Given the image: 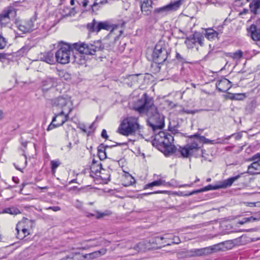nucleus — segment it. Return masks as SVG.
<instances>
[{"label":"nucleus","instance_id":"nucleus-2","mask_svg":"<svg viewBox=\"0 0 260 260\" xmlns=\"http://www.w3.org/2000/svg\"><path fill=\"white\" fill-rule=\"evenodd\" d=\"M73 47L78 52L74 54L71 58L73 63L79 65L84 64L86 62L83 54L93 55L96 51V47L93 44L85 43H76L73 44Z\"/></svg>","mask_w":260,"mask_h":260},{"label":"nucleus","instance_id":"nucleus-37","mask_svg":"<svg viewBox=\"0 0 260 260\" xmlns=\"http://www.w3.org/2000/svg\"><path fill=\"white\" fill-rule=\"evenodd\" d=\"M8 43L7 40L0 34V49H4Z\"/></svg>","mask_w":260,"mask_h":260},{"label":"nucleus","instance_id":"nucleus-26","mask_svg":"<svg viewBox=\"0 0 260 260\" xmlns=\"http://www.w3.org/2000/svg\"><path fill=\"white\" fill-rule=\"evenodd\" d=\"M42 60L50 64H53L56 61L54 57V54L51 52L45 53L42 58Z\"/></svg>","mask_w":260,"mask_h":260},{"label":"nucleus","instance_id":"nucleus-61","mask_svg":"<svg viewBox=\"0 0 260 260\" xmlns=\"http://www.w3.org/2000/svg\"><path fill=\"white\" fill-rule=\"evenodd\" d=\"M201 153H202V156L203 157H204L205 155V150H201Z\"/></svg>","mask_w":260,"mask_h":260},{"label":"nucleus","instance_id":"nucleus-32","mask_svg":"<svg viewBox=\"0 0 260 260\" xmlns=\"http://www.w3.org/2000/svg\"><path fill=\"white\" fill-rule=\"evenodd\" d=\"M4 212L12 215H17L20 213L19 210L18 208L14 207L6 208L4 210Z\"/></svg>","mask_w":260,"mask_h":260},{"label":"nucleus","instance_id":"nucleus-4","mask_svg":"<svg viewBox=\"0 0 260 260\" xmlns=\"http://www.w3.org/2000/svg\"><path fill=\"white\" fill-rule=\"evenodd\" d=\"M189 140L187 144L184 147H180L179 151L183 157H189L192 156L197 157V152L199 151L202 147L197 137L194 135L189 137Z\"/></svg>","mask_w":260,"mask_h":260},{"label":"nucleus","instance_id":"nucleus-14","mask_svg":"<svg viewBox=\"0 0 260 260\" xmlns=\"http://www.w3.org/2000/svg\"><path fill=\"white\" fill-rule=\"evenodd\" d=\"M153 60L158 64L162 63L168 57V53L165 49L156 45L152 54Z\"/></svg>","mask_w":260,"mask_h":260},{"label":"nucleus","instance_id":"nucleus-7","mask_svg":"<svg viewBox=\"0 0 260 260\" xmlns=\"http://www.w3.org/2000/svg\"><path fill=\"white\" fill-rule=\"evenodd\" d=\"M155 140L157 141L160 144H161L169 153L174 152L175 146L172 145L174 138L171 134L163 131H159L155 135Z\"/></svg>","mask_w":260,"mask_h":260},{"label":"nucleus","instance_id":"nucleus-58","mask_svg":"<svg viewBox=\"0 0 260 260\" xmlns=\"http://www.w3.org/2000/svg\"><path fill=\"white\" fill-rule=\"evenodd\" d=\"M73 183H77V180L76 179H73L69 182V183L70 184H72Z\"/></svg>","mask_w":260,"mask_h":260},{"label":"nucleus","instance_id":"nucleus-42","mask_svg":"<svg viewBox=\"0 0 260 260\" xmlns=\"http://www.w3.org/2000/svg\"><path fill=\"white\" fill-rule=\"evenodd\" d=\"M126 178H127V179L129 180V182L125 184L124 185L125 186H128V185H132L133 184H134L135 182V178L132 177V176L131 175H130L129 174H127L126 175Z\"/></svg>","mask_w":260,"mask_h":260},{"label":"nucleus","instance_id":"nucleus-47","mask_svg":"<svg viewBox=\"0 0 260 260\" xmlns=\"http://www.w3.org/2000/svg\"><path fill=\"white\" fill-rule=\"evenodd\" d=\"M90 4L92 10L93 11L94 7L97 6L99 3L96 2V0H90Z\"/></svg>","mask_w":260,"mask_h":260},{"label":"nucleus","instance_id":"nucleus-55","mask_svg":"<svg viewBox=\"0 0 260 260\" xmlns=\"http://www.w3.org/2000/svg\"><path fill=\"white\" fill-rule=\"evenodd\" d=\"M246 205L249 207H255V202H247Z\"/></svg>","mask_w":260,"mask_h":260},{"label":"nucleus","instance_id":"nucleus-44","mask_svg":"<svg viewBox=\"0 0 260 260\" xmlns=\"http://www.w3.org/2000/svg\"><path fill=\"white\" fill-rule=\"evenodd\" d=\"M74 206L78 209H81L83 206V203L79 200H76Z\"/></svg>","mask_w":260,"mask_h":260},{"label":"nucleus","instance_id":"nucleus-12","mask_svg":"<svg viewBox=\"0 0 260 260\" xmlns=\"http://www.w3.org/2000/svg\"><path fill=\"white\" fill-rule=\"evenodd\" d=\"M181 5V0L175 1L162 7L155 9L154 12L155 13L160 14L162 16H166L177 11L180 7Z\"/></svg>","mask_w":260,"mask_h":260},{"label":"nucleus","instance_id":"nucleus-49","mask_svg":"<svg viewBox=\"0 0 260 260\" xmlns=\"http://www.w3.org/2000/svg\"><path fill=\"white\" fill-rule=\"evenodd\" d=\"M101 136L104 138H105V139H107L108 138V135H107V132H106V131L105 129H103V131L102 132Z\"/></svg>","mask_w":260,"mask_h":260},{"label":"nucleus","instance_id":"nucleus-64","mask_svg":"<svg viewBox=\"0 0 260 260\" xmlns=\"http://www.w3.org/2000/svg\"><path fill=\"white\" fill-rule=\"evenodd\" d=\"M70 4L72 6H73L75 4V1L74 0H71L70 1Z\"/></svg>","mask_w":260,"mask_h":260},{"label":"nucleus","instance_id":"nucleus-21","mask_svg":"<svg viewBox=\"0 0 260 260\" xmlns=\"http://www.w3.org/2000/svg\"><path fill=\"white\" fill-rule=\"evenodd\" d=\"M102 169V165L101 160H96L95 159H93L90 166L91 172L94 173L95 175L99 176L98 174H100Z\"/></svg>","mask_w":260,"mask_h":260},{"label":"nucleus","instance_id":"nucleus-3","mask_svg":"<svg viewBox=\"0 0 260 260\" xmlns=\"http://www.w3.org/2000/svg\"><path fill=\"white\" fill-rule=\"evenodd\" d=\"M142 126L139 124L138 118L129 116L124 118L118 129V132L124 136H129L141 132Z\"/></svg>","mask_w":260,"mask_h":260},{"label":"nucleus","instance_id":"nucleus-17","mask_svg":"<svg viewBox=\"0 0 260 260\" xmlns=\"http://www.w3.org/2000/svg\"><path fill=\"white\" fill-rule=\"evenodd\" d=\"M216 87L219 91L225 92L232 87V83L229 80L224 78L216 84Z\"/></svg>","mask_w":260,"mask_h":260},{"label":"nucleus","instance_id":"nucleus-19","mask_svg":"<svg viewBox=\"0 0 260 260\" xmlns=\"http://www.w3.org/2000/svg\"><path fill=\"white\" fill-rule=\"evenodd\" d=\"M222 244L220 243L218 244L214 245L211 247H207L204 249H198L197 251V255H201L206 253H212L221 249L220 246Z\"/></svg>","mask_w":260,"mask_h":260},{"label":"nucleus","instance_id":"nucleus-63","mask_svg":"<svg viewBox=\"0 0 260 260\" xmlns=\"http://www.w3.org/2000/svg\"><path fill=\"white\" fill-rule=\"evenodd\" d=\"M22 145L24 147H26V146H27V142L25 141V142H22Z\"/></svg>","mask_w":260,"mask_h":260},{"label":"nucleus","instance_id":"nucleus-60","mask_svg":"<svg viewBox=\"0 0 260 260\" xmlns=\"http://www.w3.org/2000/svg\"><path fill=\"white\" fill-rule=\"evenodd\" d=\"M201 153H202V156L203 157H204L205 155V150H201Z\"/></svg>","mask_w":260,"mask_h":260},{"label":"nucleus","instance_id":"nucleus-10","mask_svg":"<svg viewBox=\"0 0 260 260\" xmlns=\"http://www.w3.org/2000/svg\"><path fill=\"white\" fill-rule=\"evenodd\" d=\"M17 15L16 9L12 6L5 8L0 13V26L1 28L7 26Z\"/></svg>","mask_w":260,"mask_h":260},{"label":"nucleus","instance_id":"nucleus-52","mask_svg":"<svg viewBox=\"0 0 260 260\" xmlns=\"http://www.w3.org/2000/svg\"><path fill=\"white\" fill-rule=\"evenodd\" d=\"M104 215H105V214L102 213H100L99 212H97L96 218H100L103 217Z\"/></svg>","mask_w":260,"mask_h":260},{"label":"nucleus","instance_id":"nucleus-38","mask_svg":"<svg viewBox=\"0 0 260 260\" xmlns=\"http://www.w3.org/2000/svg\"><path fill=\"white\" fill-rule=\"evenodd\" d=\"M255 220H256V218L251 216L243 218L242 220L239 221L238 223L240 224H244L247 222H252Z\"/></svg>","mask_w":260,"mask_h":260},{"label":"nucleus","instance_id":"nucleus-29","mask_svg":"<svg viewBox=\"0 0 260 260\" xmlns=\"http://www.w3.org/2000/svg\"><path fill=\"white\" fill-rule=\"evenodd\" d=\"M218 34L217 31H215L212 29L209 28L206 30V37L208 40H212L215 38L217 37Z\"/></svg>","mask_w":260,"mask_h":260},{"label":"nucleus","instance_id":"nucleus-6","mask_svg":"<svg viewBox=\"0 0 260 260\" xmlns=\"http://www.w3.org/2000/svg\"><path fill=\"white\" fill-rule=\"evenodd\" d=\"M119 27V25L112 24L108 21L98 22L95 19L87 24V28L91 32H99L102 29L109 30L112 32Z\"/></svg>","mask_w":260,"mask_h":260},{"label":"nucleus","instance_id":"nucleus-22","mask_svg":"<svg viewBox=\"0 0 260 260\" xmlns=\"http://www.w3.org/2000/svg\"><path fill=\"white\" fill-rule=\"evenodd\" d=\"M106 248H102L100 250L95 251L89 254H86L84 257L85 258L89 259H92L99 257L103 255H105L107 252Z\"/></svg>","mask_w":260,"mask_h":260},{"label":"nucleus","instance_id":"nucleus-30","mask_svg":"<svg viewBox=\"0 0 260 260\" xmlns=\"http://www.w3.org/2000/svg\"><path fill=\"white\" fill-rule=\"evenodd\" d=\"M165 181L162 179H159L158 180L154 181L151 183L146 184L144 187L145 189L154 186H160L165 185Z\"/></svg>","mask_w":260,"mask_h":260},{"label":"nucleus","instance_id":"nucleus-13","mask_svg":"<svg viewBox=\"0 0 260 260\" xmlns=\"http://www.w3.org/2000/svg\"><path fill=\"white\" fill-rule=\"evenodd\" d=\"M253 161L248 167V172L251 175L260 174V153L253 155L250 159Z\"/></svg>","mask_w":260,"mask_h":260},{"label":"nucleus","instance_id":"nucleus-9","mask_svg":"<svg viewBox=\"0 0 260 260\" xmlns=\"http://www.w3.org/2000/svg\"><path fill=\"white\" fill-rule=\"evenodd\" d=\"M53 106L61 109V111L71 112L72 110V102L68 95L60 96L51 100Z\"/></svg>","mask_w":260,"mask_h":260},{"label":"nucleus","instance_id":"nucleus-11","mask_svg":"<svg viewBox=\"0 0 260 260\" xmlns=\"http://www.w3.org/2000/svg\"><path fill=\"white\" fill-rule=\"evenodd\" d=\"M70 113L61 111L58 114H56L53 118L51 123L48 126L47 130L49 131L62 125L69 120Z\"/></svg>","mask_w":260,"mask_h":260},{"label":"nucleus","instance_id":"nucleus-28","mask_svg":"<svg viewBox=\"0 0 260 260\" xmlns=\"http://www.w3.org/2000/svg\"><path fill=\"white\" fill-rule=\"evenodd\" d=\"M228 97L232 100H243L246 98L245 93H229Z\"/></svg>","mask_w":260,"mask_h":260},{"label":"nucleus","instance_id":"nucleus-27","mask_svg":"<svg viewBox=\"0 0 260 260\" xmlns=\"http://www.w3.org/2000/svg\"><path fill=\"white\" fill-rule=\"evenodd\" d=\"M109 148L108 146H105L102 144L98 147V155L100 160L104 159L107 157L106 150Z\"/></svg>","mask_w":260,"mask_h":260},{"label":"nucleus","instance_id":"nucleus-25","mask_svg":"<svg viewBox=\"0 0 260 260\" xmlns=\"http://www.w3.org/2000/svg\"><path fill=\"white\" fill-rule=\"evenodd\" d=\"M250 12L256 15L260 10V0H253L249 5Z\"/></svg>","mask_w":260,"mask_h":260},{"label":"nucleus","instance_id":"nucleus-51","mask_svg":"<svg viewBox=\"0 0 260 260\" xmlns=\"http://www.w3.org/2000/svg\"><path fill=\"white\" fill-rule=\"evenodd\" d=\"M89 4H90V0H84L83 2V6L84 7H86Z\"/></svg>","mask_w":260,"mask_h":260},{"label":"nucleus","instance_id":"nucleus-56","mask_svg":"<svg viewBox=\"0 0 260 260\" xmlns=\"http://www.w3.org/2000/svg\"><path fill=\"white\" fill-rule=\"evenodd\" d=\"M93 126H94V123H92L90 124V125L89 127L90 131H88V133H90L91 132V131L93 130Z\"/></svg>","mask_w":260,"mask_h":260},{"label":"nucleus","instance_id":"nucleus-35","mask_svg":"<svg viewBox=\"0 0 260 260\" xmlns=\"http://www.w3.org/2000/svg\"><path fill=\"white\" fill-rule=\"evenodd\" d=\"M73 10V8L71 9L70 7H66L61 10V12H60V13L64 17L72 16V10Z\"/></svg>","mask_w":260,"mask_h":260},{"label":"nucleus","instance_id":"nucleus-20","mask_svg":"<svg viewBox=\"0 0 260 260\" xmlns=\"http://www.w3.org/2000/svg\"><path fill=\"white\" fill-rule=\"evenodd\" d=\"M152 1L144 0L141 4V9L142 12L145 15H148L150 14L152 8Z\"/></svg>","mask_w":260,"mask_h":260},{"label":"nucleus","instance_id":"nucleus-54","mask_svg":"<svg viewBox=\"0 0 260 260\" xmlns=\"http://www.w3.org/2000/svg\"><path fill=\"white\" fill-rule=\"evenodd\" d=\"M6 58V54L4 53H0V60L5 59Z\"/></svg>","mask_w":260,"mask_h":260},{"label":"nucleus","instance_id":"nucleus-1","mask_svg":"<svg viewBox=\"0 0 260 260\" xmlns=\"http://www.w3.org/2000/svg\"><path fill=\"white\" fill-rule=\"evenodd\" d=\"M133 108L139 113L148 116V124L154 132L163 128L165 125L164 116L158 112L154 104L153 99L146 93L135 102Z\"/></svg>","mask_w":260,"mask_h":260},{"label":"nucleus","instance_id":"nucleus-53","mask_svg":"<svg viewBox=\"0 0 260 260\" xmlns=\"http://www.w3.org/2000/svg\"><path fill=\"white\" fill-rule=\"evenodd\" d=\"M249 10L247 9H244L243 10L239 13L240 15H242L245 14H247Z\"/></svg>","mask_w":260,"mask_h":260},{"label":"nucleus","instance_id":"nucleus-39","mask_svg":"<svg viewBox=\"0 0 260 260\" xmlns=\"http://www.w3.org/2000/svg\"><path fill=\"white\" fill-rule=\"evenodd\" d=\"M249 0H235L234 5L236 7H242L247 4Z\"/></svg>","mask_w":260,"mask_h":260},{"label":"nucleus","instance_id":"nucleus-8","mask_svg":"<svg viewBox=\"0 0 260 260\" xmlns=\"http://www.w3.org/2000/svg\"><path fill=\"white\" fill-rule=\"evenodd\" d=\"M72 47L69 44L61 46L55 53V58L57 62L60 64H67L71 60V54Z\"/></svg>","mask_w":260,"mask_h":260},{"label":"nucleus","instance_id":"nucleus-16","mask_svg":"<svg viewBox=\"0 0 260 260\" xmlns=\"http://www.w3.org/2000/svg\"><path fill=\"white\" fill-rule=\"evenodd\" d=\"M247 30L253 40H260V20L252 24Z\"/></svg>","mask_w":260,"mask_h":260},{"label":"nucleus","instance_id":"nucleus-62","mask_svg":"<svg viewBox=\"0 0 260 260\" xmlns=\"http://www.w3.org/2000/svg\"><path fill=\"white\" fill-rule=\"evenodd\" d=\"M255 207H260V202H255Z\"/></svg>","mask_w":260,"mask_h":260},{"label":"nucleus","instance_id":"nucleus-15","mask_svg":"<svg viewBox=\"0 0 260 260\" xmlns=\"http://www.w3.org/2000/svg\"><path fill=\"white\" fill-rule=\"evenodd\" d=\"M36 20V18L34 17L31 18L27 21L22 22L17 25L18 29L23 34H26L32 31L35 29L34 22Z\"/></svg>","mask_w":260,"mask_h":260},{"label":"nucleus","instance_id":"nucleus-24","mask_svg":"<svg viewBox=\"0 0 260 260\" xmlns=\"http://www.w3.org/2000/svg\"><path fill=\"white\" fill-rule=\"evenodd\" d=\"M139 75H129L127 77L124 79V82L129 86H132L133 85L138 82V76Z\"/></svg>","mask_w":260,"mask_h":260},{"label":"nucleus","instance_id":"nucleus-23","mask_svg":"<svg viewBox=\"0 0 260 260\" xmlns=\"http://www.w3.org/2000/svg\"><path fill=\"white\" fill-rule=\"evenodd\" d=\"M170 239H172V238L168 235H166L165 237H155L150 241V243L153 244L155 243L156 244H161V243H160V241L165 240V241L164 243H166V244L160 246L159 247L160 248L162 246H165L166 245H171V244L168 242V241Z\"/></svg>","mask_w":260,"mask_h":260},{"label":"nucleus","instance_id":"nucleus-33","mask_svg":"<svg viewBox=\"0 0 260 260\" xmlns=\"http://www.w3.org/2000/svg\"><path fill=\"white\" fill-rule=\"evenodd\" d=\"M194 136L198 137L199 140H200V143L202 146L203 144H210V143L211 142L210 140L206 138L203 136H200L198 134H194Z\"/></svg>","mask_w":260,"mask_h":260},{"label":"nucleus","instance_id":"nucleus-48","mask_svg":"<svg viewBox=\"0 0 260 260\" xmlns=\"http://www.w3.org/2000/svg\"><path fill=\"white\" fill-rule=\"evenodd\" d=\"M47 210H52L55 212L58 211L60 210V208L59 206H53V207H49L47 208H46Z\"/></svg>","mask_w":260,"mask_h":260},{"label":"nucleus","instance_id":"nucleus-18","mask_svg":"<svg viewBox=\"0 0 260 260\" xmlns=\"http://www.w3.org/2000/svg\"><path fill=\"white\" fill-rule=\"evenodd\" d=\"M57 79L55 78L48 77L42 82V88L43 92L56 86Z\"/></svg>","mask_w":260,"mask_h":260},{"label":"nucleus","instance_id":"nucleus-43","mask_svg":"<svg viewBox=\"0 0 260 260\" xmlns=\"http://www.w3.org/2000/svg\"><path fill=\"white\" fill-rule=\"evenodd\" d=\"M176 58L182 63L188 62L185 58L182 56L179 53L177 52L176 54Z\"/></svg>","mask_w":260,"mask_h":260},{"label":"nucleus","instance_id":"nucleus-59","mask_svg":"<svg viewBox=\"0 0 260 260\" xmlns=\"http://www.w3.org/2000/svg\"><path fill=\"white\" fill-rule=\"evenodd\" d=\"M80 128L83 132H85V133H87V131L85 128V127L84 126L83 127H80Z\"/></svg>","mask_w":260,"mask_h":260},{"label":"nucleus","instance_id":"nucleus-46","mask_svg":"<svg viewBox=\"0 0 260 260\" xmlns=\"http://www.w3.org/2000/svg\"><path fill=\"white\" fill-rule=\"evenodd\" d=\"M101 245H102V241H95V243H94L93 244H91L89 245H88L87 248H89L90 247L98 246H100Z\"/></svg>","mask_w":260,"mask_h":260},{"label":"nucleus","instance_id":"nucleus-41","mask_svg":"<svg viewBox=\"0 0 260 260\" xmlns=\"http://www.w3.org/2000/svg\"><path fill=\"white\" fill-rule=\"evenodd\" d=\"M60 164L58 160H52L51 161V169L53 172H55V170L60 165Z\"/></svg>","mask_w":260,"mask_h":260},{"label":"nucleus","instance_id":"nucleus-57","mask_svg":"<svg viewBox=\"0 0 260 260\" xmlns=\"http://www.w3.org/2000/svg\"><path fill=\"white\" fill-rule=\"evenodd\" d=\"M185 112L187 114H194V112H193L191 110L185 111Z\"/></svg>","mask_w":260,"mask_h":260},{"label":"nucleus","instance_id":"nucleus-40","mask_svg":"<svg viewBox=\"0 0 260 260\" xmlns=\"http://www.w3.org/2000/svg\"><path fill=\"white\" fill-rule=\"evenodd\" d=\"M193 36L194 41H196V43H198L201 46H203L204 44L203 37H202V36H200V35H198V36L193 35Z\"/></svg>","mask_w":260,"mask_h":260},{"label":"nucleus","instance_id":"nucleus-50","mask_svg":"<svg viewBox=\"0 0 260 260\" xmlns=\"http://www.w3.org/2000/svg\"><path fill=\"white\" fill-rule=\"evenodd\" d=\"M165 192V191H154V192H149V193H144V195H150V194H153V193H164Z\"/></svg>","mask_w":260,"mask_h":260},{"label":"nucleus","instance_id":"nucleus-45","mask_svg":"<svg viewBox=\"0 0 260 260\" xmlns=\"http://www.w3.org/2000/svg\"><path fill=\"white\" fill-rule=\"evenodd\" d=\"M172 244H178L180 243V239L177 236H174L173 238H172Z\"/></svg>","mask_w":260,"mask_h":260},{"label":"nucleus","instance_id":"nucleus-36","mask_svg":"<svg viewBox=\"0 0 260 260\" xmlns=\"http://www.w3.org/2000/svg\"><path fill=\"white\" fill-rule=\"evenodd\" d=\"M242 55L243 52L240 50H238L235 52L231 53L230 56L234 59H240L242 57Z\"/></svg>","mask_w":260,"mask_h":260},{"label":"nucleus","instance_id":"nucleus-5","mask_svg":"<svg viewBox=\"0 0 260 260\" xmlns=\"http://www.w3.org/2000/svg\"><path fill=\"white\" fill-rule=\"evenodd\" d=\"M244 174V173H241L240 174H238L235 176L232 177L227 179L224 180L222 182H221L218 185H208V186L201 188L200 189L194 190L191 192L189 195H192L194 193L206 191L210 190H216L219 188H225L227 187H229L233 184V183L239 179L242 175Z\"/></svg>","mask_w":260,"mask_h":260},{"label":"nucleus","instance_id":"nucleus-34","mask_svg":"<svg viewBox=\"0 0 260 260\" xmlns=\"http://www.w3.org/2000/svg\"><path fill=\"white\" fill-rule=\"evenodd\" d=\"M195 43L196 41H194L193 36L190 38H186L185 41V44L188 48H192L194 47Z\"/></svg>","mask_w":260,"mask_h":260},{"label":"nucleus","instance_id":"nucleus-31","mask_svg":"<svg viewBox=\"0 0 260 260\" xmlns=\"http://www.w3.org/2000/svg\"><path fill=\"white\" fill-rule=\"evenodd\" d=\"M21 224L18 223L16 225V230L17 232V238L19 239H23L24 237H25L27 235H28L29 233H28V230L25 228H22L21 229L22 232L23 234V235H20L19 234V228L20 227Z\"/></svg>","mask_w":260,"mask_h":260}]
</instances>
